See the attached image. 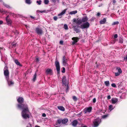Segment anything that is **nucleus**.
Segmentation results:
<instances>
[{
	"mask_svg": "<svg viewBox=\"0 0 127 127\" xmlns=\"http://www.w3.org/2000/svg\"><path fill=\"white\" fill-rule=\"evenodd\" d=\"M17 101L19 103L17 105V107L20 109H22V115L24 119L29 118V115L28 114L29 110L28 105L26 104H22L24 102V99L22 97H19L17 99Z\"/></svg>",
	"mask_w": 127,
	"mask_h": 127,
	"instance_id": "nucleus-1",
	"label": "nucleus"
},
{
	"mask_svg": "<svg viewBox=\"0 0 127 127\" xmlns=\"http://www.w3.org/2000/svg\"><path fill=\"white\" fill-rule=\"evenodd\" d=\"M4 74L6 79H8L9 78V72L8 68L6 65L4 67Z\"/></svg>",
	"mask_w": 127,
	"mask_h": 127,
	"instance_id": "nucleus-2",
	"label": "nucleus"
},
{
	"mask_svg": "<svg viewBox=\"0 0 127 127\" xmlns=\"http://www.w3.org/2000/svg\"><path fill=\"white\" fill-rule=\"evenodd\" d=\"M101 121V119L99 118H97L94 120L93 122V127H97L98 126Z\"/></svg>",
	"mask_w": 127,
	"mask_h": 127,
	"instance_id": "nucleus-3",
	"label": "nucleus"
},
{
	"mask_svg": "<svg viewBox=\"0 0 127 127\" xmlns=\"http://www.w3.org/2000/svg\"><path fill=\"white\" fill-rule=\"evenodd\" d=\"M35 31L38 35H41L43 33V31L42 28L39 27H36L35 29Z\"/></svg>",
	"mask_w": 127,
	"mask_h": 127,
	"instance_id": "nucleus-4",
	"label": "nucleus"
},
{
	"mask_svg": "<svg viewBox=\"0 0 127 127\" xmlns=\"http://www.w3.org/2000/svg\"><path fill=\"white\" fill-rule=\"evenodd\" d=\"M90 25V23L88 22H86L85 23H83L80 26V27L82 29H87L89 27Z\"/></svg>",
	"mask_w": 127,
	"mask_h": 127,
	"instance_id": "nucleus-5",
	"label": "nucleus"
},
{
	"mask_svg": "<svg viewBox=\"0 0 127 127\" xmlns=\"http://www.w3.org/2000/svg\"><path fill=\"white\" fill-rule=\"evenodd\" d=\"M55 64L56 66L57 73L59 74L60 73V64L58 61L56 60L55 62Z\"/></svg>",
	"mask_w": 127,
	"mask_h": 127,
	"instance_id": "nucleus-6",
	"label": "nucleus"
},
{
	"mask_svg": "<svg viewBox=\"0 0 127 127\" xmlns=\"http://www.w3.org/2000/svg\"><path fill=\"white\" fill-rule=\"evenodd\" d=\"M64 88L66 89V93L69 90L68 87V82L67 81H66L65 79V77L64 76Z\"/></svg>",
	"mask_w": 127,
	"mask_h": 127,
	"instance_id": "nucleus-7",
	"label": "nucleus"
},
{
	"mask_svg": "<svg viewBox=\"0 0 127 127\" xmlns=\"http://www.w3.org/2000/svg\"><path fill=\"white\" fill-rule=\"evenodd\" d=\"M92 108L91 107H87L85 108L84 110V111L85 114L87 113H90L91 112Z\"/></svg>",
	"mask_w": 127,
	"mask_h": 127,
	"instance_id": "nucleus-8",
	"label": "nucleus"
},
{
	"mask_svg": "<svg viewBox=\"0 0 127 127\" xmlns=\"http://www.w3.org/2000/svg\"><path fill=\"white\" fill-rule=\"evenodd\" d=\"M9 16H7L6 18V20L7 23V25H11L12 23V21L11 19L9 18Z\"/></svg>",
	"mask_w": 127,
	"mask_h": 127,
	"instance_id": "nucleus-9",
	"label": "nucleus"
},
{
	"mask_svg": "<svg viewBox=\"0 0 127 127\" xmlns=\"http://www.w3.org/2000/svg\"><path fill=\"white\" fill-rule=\"evenodd\" d=\"M72 40H73V41L72 42V45H74L77 42L78 40V38L77 37H73L72 38Z\"/></svg>",
	"mask_w": 127,
	"mask_h": 127,
	"instance_id": "nucleus-10",
	"label": "nucleus"
},
{
	"mask_svg": "<svg viewBox=\"0 0 127 127\" xmlns=\"http://www.w3.org/2000/svg\"><path fill=\"white\" fill-rule=\"evenodd\" d=\"M7 81V83L8 84V85L9 86H11L13 85L14 84V82L13 81H12L11 80H9V78H8V79H6Z\"/></svg>",
	"mask_w": 127,
	"mask_h": 127,
	"instance_id": "nucleus-11",
	"label": "nucleus"
},
{
	"mask_svg": "<svg viewBox=\"0 0 127 127\" xmlns=\"http://www.w3.org/2000/svg\"><path fill=\"white\" fill-rule=\"evenodd\" d=\"M111 101L113 104H115L117 103L118 101L117 98H113L111 99Z\"/></svg>",
	"mask_w": 127,
	"mask_h": 127,
	"instance_id": "nucleus-12",
	"label": "nucleus"
},
{
	"mask_svg": "<svg viewBox=\"0 0 127 127\" xmlns=\"http://www.w3.org/2000/svg\"><path fill=\"white\" fill-rule=\"evenodd\" d=\"M46 72L47 75H48L49 74L51 75L52 74V70L50 69H47L46 71Z\"/></svg>",
	"mask_w": 127,
	"mask_h": 127,
	"instance_id": "nucleus-13",
	"label": "nucleus"
},
{
	"mask_svg": "<svg viewBox=\"0 0 127 127\" xmlns=\"http://www.w3.org/2000/svg\"><path fill=\"white\" fill-rule=\"evenodd\" d=\"M61 123L64 124V119L62 120L60 119H59L57 120V122L56 123V125H58V124L60 125Z\"/></svg>",
	"mask_w": 127,
	"mask_h": 127,
	"instance_id": "nucleus-14",
	"label": "nucleus"
},
{
	"mask_svg": "<svg viewBox=\"0 0 127 127\" xmlns=\"http://www.w3.org/2000/svg\"><path fill=\"white\" fill-rule=\"evenodd\" d=\"M78 122L76 120H74L71 123L72 126L74 127H75L76 126L77 124H78Z\"/></svg>",
	"mask_w": 127,
	"mask_h": 127,
	"instance_id": "nucleus-15",
	"label": "nucleus"
},
{
	"mask_svg": "<svg viewBox=\"0 0 127 127\" xmlns=\"http://www.w3.org/2000/svg\"><path fill=\"white\" fill-rule=\"evenodd\" d=\"M82 22H86L88 20V18L87 16H85L82 18L81 19Z\"/></svg>",
	"mask_w": 127,
	"mask_h": 127,
	"instance_id": "nucleus-16",
	"label": "nucleus"
},
{
	"mask_svg": "<svg viewBox=\"0 0 127 127\" xmlns=\"http://www.w3.org/2000/svg\"><path fill=\"white\" fill-rule=\"evenodd\" d=\"M14 62L17 65H19L20 66H22V65L20 64V62H18L17 60H15L14 61Z\"/></svg>",
	"mask_w": 127,
	"mask_h": 127,
	"instance_id": "nucleus-17",
	"label": "nucleus"
},
{
	"mask_svg": "<svg viewBox=\"0 0 127 127\" xmlns=\"http://www.w3.org/2000/svg\"><path fill=\"white\" fill-rule=\"evenodd\" d=\"M82 22L81 19H77L76 22V23L78 25H80L82 23Z\"/></svg>",
	"mask_w": 127,
	"mask_h": 127,
	"instance_id": "nucleus-18",
	"label": "nucleus"
},
{
	"mask_svg": "<svg viewBox=\"0 0 127 127\" xmlns=\"http://www.w3.org/2000/svg\"><path fill=\"white\" fill-rule=\"evenodd\" d=\"M106 21V19L105 18H104L102 20H101L100 21L99 23L100 24H104Z\"/></svg>",
	"mask_w": 127,
	"mask_h": 127,
	"instance_id": "nucleus-19",
	"label": "nucleus"
},
{
	"mask_svg": "<svg viewBox=\"0 0 127 127\" xmlns=\"http://www.w3.org/2000/svg\"><path fill=\"white\" fill-rule=\"evenodd\" d=\"M64 14V10L62 12L58 14V16L59 18H61L62 16V15Z\"/></svg>",
	"mask_w": 127,
	"mask_h": 127,
	"instance_id": "nucleus-20",
	"label": "nucleus"
},
{
	"mask_svg": "<svg viewBox=\"0 0 127 127\" xmlns=\"http://www.w3.org/2000/svg\"><path fill=\"white\" fill-rule=\"evenodd\" d=\"M77 13V10H74L73 11L70 12L69 14L71 15H72L73 14H75L76 13Z\"/></svg>",
	"mask_w": 127,
	"mask_h": 127,
	"instance_id": "nucleus-21",
	"label": "nucleus"
},
{
	"mask_svg": "<svg viewBox=\"0 0 127 127\" xmlns=\"http://www.w3.org/2000/svg\"><path fill=\"white\" fill-rule=\"evenodd\" d=\"M36 76L37 74L36 73H35L33 76V78L32 79V81L34 82L35 81V80H36Z\"/></svg>",
	"mask_w": 127,
	"mask_h": 127,
	"instance_id": "nucleus-22",
	"label": "nucleus"
},
{
	"mask_svg": "<svg viewBox=\"0 0 127 127\" xmlns=\"http://www.w3.org/2000/svg\"><path fill=\"white\" fill-rule=\"evenodd\" d=\"M0 12L2 13H5L7 12V11L5 10H4L3 9H0Z\"/></svg>",
	"mask_w": 127,
	"mask_h": 127,
	"instance_id": "nucleus-23",
	"label": "nucleus"
},
{
	"mask_svg": "<svg viewBox=\"0 0 127 127\" xmlns=\"http://www.w3.org/2000/svg\"><path fill=\"white\" fill-rule=\"evenodd\" d=\"M116 69L118 70V72L122 73V71L121 68L119 67H117L116 68Z\"/></svg>",
	"mask_w": 127,
	"mask_h": 127,
	"instance_id": "nucleus-24",
	"label": "nucleus"
},
{
	"mask_svg": "<svg viewBox=\"0 0 127 127\" xmlns=\"http://www.w3.org/2000/svg\"><path fill=\"white\" fill-rule=\"evenodd\" d=\"M104 84L106 86H108L109 85V82L108 81H107L104 82Z\"/></svg>",
	"mask_w": 127,
	"mask_h": 127,
	"instance_id": "nucleus-25",
	"label": "nucleus"
},
{
	"mask_svg": "<svg viewBox=\"0 0 127 127\" xmlns=\"http://www.w3.org/2000/svg\"><path fill=\"white\" fill-rule=\"evenodd\" d=\"M119 42L121 43H123V38L120 37L119 39Z\"/></svg>",
	"mask_w": 127,
	"mask_h": 127,
	"instance_id": "nucleus-26",
	"label": "nucleus"
},
{
	"mask_svg": "<svg viewBox=\"0 0 127 127\" xmlns=\"http://www.w3.org/2000/svg\"><path fill=\"white\" fill-rule=\"evenodd\" d=\"M58 108L61 110L64 111V107L63 106H58Z\"/></svg>",
	"mask_w": 127,
	"mask_h": 127,
	"instance_id": "nucleus-27",
	"label": "nucleus"
},
{
	"mask_svg": "<svg viewBox=\"0 0 127 127\" xmlns=\"http://www.w3.org/2000/svg\"><path fill=\"white\" fill-rule=\"evenodd\" d=\"M114 108V107H113V106L112 105H110L109 106V109L110 111L113 110Z\"/></svg>",
	"mask_w": 127,
	"mask_h": 127,
	"instance_id": "nucleus-28",
	"label": "nucleus"
},
{
	"mask_svg": "<svg viewBox=\"0 0 127 127\" xmlns=\"http://www.w3.org/2000/svg\"><path fill=\"white\" fill-rule=\"evenodd\" d=\"M3 4L7 8H11V7L8 5L6 4L5 3H3Z\"/></svg>",
	"mask_w": 127,
	"mask_h": 127,
	"instance_id": "nucleus-29",
	"label": "nucleus"
},
{
	"mask_svg": "<svg viewBox=\"0 0 127 127\" xmlns=\"http://www.w3.org/2000/svg\"><path fill=\"white\" fill-rule=\"evenodd\" d=\"M74 30L75 32H76L77 33L79 32H80L79 29L76 28H74Z\"/></svg>",
	"mask_w": 127,
	"mask_h": 127,
	"instance_id": "nucleus-30",
	"label": "nucleus"
},
{
	"mask_svg": "<svg viewBox=\"0 0 127 127\" xmlns=\"http://www.w3.org/2000/svg\"><path fill=\"white\" fill-rule=\"evenodd\" d=\"M25 2L26 3L28 4H30L31 3L30 0H25Z\"/></svg>",
	"mask_w": 127,
	"mask_h": 127,
	"instance_id": "nucleus-31",
	"label": "nucleus"
},
{
	"mask_svg": "<svg viewBox=\"0 0 127 127\" xmlns=\"http://www.w3.org/2000/svg\"><path fill=\"white\" fill-rule=\"evenodd\" d=\"M108 114L104 115L102 116V118L103 119H105L108 116Z\"/></svg>",
	"mask_w": 127,
	"mask_h": 127,
	"instance_id": "nucleus-32",
	"label": "nucleus"
},
{
	"mask_svg": "<svg viewBox=\"0 0 127 127\" xmlns=\"http://www.w3.org/2000/svg\"><path fill=\"white\" fill-rule=\"evenodd\" d=\"M16 45V43L15 42H13L11 44V45L12 46V47H15Z\"/></svg>",
	"mask_w": 127,
	"mask_h": 127,
	"instance_id": "nucleus-33",
	"label": "nucleus"
},
{
	"mask_svg": "<svg viewBox=\"0 0 127 127\" xmlns=\"http://www.w3.org/2000/svg\"><path fill=\"white\" fill-rule=\"evenodd\" d=\"M72 98L73 100L75 101H76L77 100V98L75 96H73L72 97Z\"/></svg>",
	"mask_w": 127,
	"mask_h": 127,
	"instance_id": "nucleus-34",
	"label": "nucleus"
},
{
	"mask_svg": "<svg viewBox=\"0 0 127 127\" xmlns=\"http://www.w3.org/2000/svg\"><path fill=\"white\" fill-rule=\"evenodd\" d=\"M119 23L117 21L116 22H115L113 23L112 24V25H118L119 24Z\"/></svg>",
	"mask_w": 127,
	"mask_h": 127,
	"instance_id": "nucleus-35",
	"label": "nucleus"
},
{
	"mask_svg": "<svg viewBox=\"0 0 127 127\" xmlns=\"http://www.w3.org/2000/svg\"><path fill=\"white\" fill-rule=\"evenodd\" d=\"M68 121V120L67 119H64V124H66Z\"/></svg>",
	"mask_w": 127,
	"mask_h": 127,
	"instance_id": "nucleus-36",
	"label": "nucleus"
},
{
	"mask_svg": "<svg viewBox=\"0 0 127 127\" xmlns=\"http://www.w3.org/2000/svg\"><path fill=\"white\" fill-rule=\"evenodd\" d=\"M49 0H44V3L45 4H47L49 2Z\"/></svg>",
	"mask_w": 127,
	"mask_h": 127,
	"instance_id": "nucleus-37",
	"label": "nucleus"
},
{
	"mask_svg": "<svg viewBox=\"0 0 127 127\" xmlns=\"http://www.w3.org/2000/svg\"><path fill=\"white\" fill-rule=\"evenodd\" d=\"M64 28L65 30H67L68 29V27L67 25L66 24L64 25Z\"/></svg>",
	"mask_w": 127,
	"mask_h": 127,
	"instance_id": "nucleus-38",
	"label": "nucleus"
},
{
	"mask_svg": "<svg viewBox=\"0 0 127 127\" xmlns=\"http://www.w3.org/2000/svg\"><path fill=\"white\" fill-rule=\"evenodd\" d=\"M121 73H120V72H119L115 73V76H119Z\"/></svg>",
	"mask_w": 127,
	"mask_h": 127,
	"instance_id": "nucleus-39",
	"label": "nucleus"
},
{
	"mask_svg": "<svg viewBox=\"0 0 127 127\" xmlns=\"http://www.w3.org/2000/svg\"><path fill=\"white\" fill-rule=\"evenodd\" d=\"M40 58H36L35 59L36 61V63H38L39 61L40 60Z\"/></svg>",
	"mask_w": 127,
	"mask_h": 127,
	"instance_id": "nucleus-40",
	"label": "nucleus"
},
{
	"mask_svg": "<svg viewBox=\"0 0 127 127\" xmlns=\"http://www.w3.org/2000/svg\"><path fill=\"white\" fill-rule=\"evenodd\" d=\"M67 61V60H65V59L64 58V66L65 65H67V64L66 63V62Z\"/></svg>",
	"mask_w": 127,
	"mask_h": 127,
	"instance_id": "nucleus-41",
	"label": "nucleus"
},
{
	"mask_svg": "<svg viewBox=\"0 0 127 127\" xmlns=\"http://www.w3.org/2000/svg\"><path fill=\"white\" fill-rule=\"evenodd\" d=\"M36 2L38 3V4L40 5L41 3V1L40 0L39 1L37 0L36 1Z\"/></svg>",
	"mask_w": 127,
	"mask_h": 127,
	"instance_id": "nucleus-42",
	"label": "nucleus"
},
{
	"mask_svg": "<svg viewBox=\"0 0 127 127\" xmlns=\"http://www.w3.org/2000/svg\"><path fill=\"white\" fill-rule=\"evenodd\" d=\"M112 87H116V84L115 83H113L111 85Z\"/></svg>",
	"mask_w": 127,
	"mask_h": 127,
	"instance_id": "nucleus-43",
	"label": "nucleus"
},
{
	"mask_svg": "<svg viewBox=\"0 0 127 127\" xmlns=\"http://www.w3.org/2000/svg\"><path fill=\"white\" fill-rule=\"evenodd\" d=\"M12 15L13 16V17H16L17 15L14 13H12Z\"/></svg>",
	"mask_w": 127,
	"mask_h": 127,
	"instance_id": "nucleus-44",
	"label": "nucleus"
},
{
	"mask_svg": "<svg viewBox=\"0 0 127 127\" xmlns=\"http://www.w3.org/2000/svg\"><path fill=\"white\" fill-rule=\"evenodd\" d=\"M45 12V10H44V11H40L39 10H37V12H40V13H42L44 12Z\"/></svg>",
	"mask_w": 127,
	"mask_h": 127,
	"instance_id": "nucleus-45",
	"label": "nucleus"
},
{
	"mask_svg": "<svg viewBox=\"0 0 127 127\" xmlns=\"http://www.w3.org/2000/svg\"><path fill=\"white\" fill-rule=\"evenodd\" d=\"M53 19L55 21H56L57 19V17L56 16H55L54 17Z\"/></svg>",
	"mask_w": 127,
	"mask_h": 127,
	"instance_id": "nucleus-46",
	"label": "nucleus"
},
{
	"mask_svg": "<svg viewBox=\"0 0 127 127\" xmlns=\"http://www.w3.org/2000/svg\"><path fill=\"white\" fill-rule=\"evenodd\" d=\"M118 37V35L117 34H115L114 35V38H116Z\"/></svg>",
	"mask_w": 127,
	"mask_h": 127,
	"instance_id": "nucleus-47",
	"label": "nucleus"
},
{
	"mask_svg": "<svg viewBox=\"0 0 127 127\" xmlns=\"http://www.w3.org/2000/svg\"><path fill=\"white\" fill-rule=\"evenodd\" d=\"M96 99L95 98H94L93 100V102L94 103H95L96 102Z\"/></svg>",
	"mask_w": 127,
	"mask_h": 127,
	"instance_id": "nucleus-48",
	"label": "nucleus"
},
{
	"mask_svg": "<svg viewBox=\"0 0 127 127\" xmlns=\"http://www.w3.org/2000/svg\"><path fill=\"white\" fill-rule=\"evenodd\" d=\"M28 125L29 126H27L26 127H31V125L30 123H29Z\"/></svg>",
	"mask_w": 127,
	"mask_h": 127,
	"instance_id": "nucleus-49",
	"label": "nucleus"
},
{
	"mask_svg": "<svg viewBox=\"0 0 127 127\" xmlns=\"http://www.w3.org/2000/svg\"><path fill=\"white\" fill-rule=\"evenodd\" d=\"M111 96L110 95H108L107 96V98L108 99H110L111 98Z\"/></svg>",
	"mask_w": 127,
	"mask_h": 127,
	"instance_id": "nucleus-50",
	"label": "nucleus"
},
{
	"mask_svg": "<svg viewBox=\"0 0 127 127\" xmlns=\"http://www.w3.org/2000/svg\"><path fill=\"white\" fill-rule=\"evenodd\" d=\"M42 116L43 117H45L46 116V114L44 113H43L42 114Z\"/></svg>",
	"mask_w": 127,
	"mask_h": 127,
	"instance_id": "nucleus-51",
	"label": "nucleus"
},
{
	"mask_svg": "<svg viewBox=\"0 0 127 127\" xmlns=\"http://www.w3.org/2000/svg\"><path fill=\"white\" fill-rule=\"evenodd\" d=\"M4 49V48L3 47H0V53H1V51L2 50H3Z\"/></svg>",
	"mask_w": 127,
	"mask_h": 127,
	"instance_id": "nucleus-52",
	"label": "nucleus"
},
{
	"mask_svg": "<svg viewBox=\"0 0 127 127\" xmlns=\"http://www.w3.org/2000/svg\"><path fill=\"white\" fill-rule=\"evenodd\" d=\"M14 33L15 34H16V35H17L18 34V32L17 31H16L15 32H14Z\"/></svg>",
	"mask_w": 127,
	"mask_h": 127,
	"instance_id": "nucleus-53",
	"label": "nucleus"
},
{
	"mask_svg": "<svg viewBox=\"0 0 127 127\" xmlns=\"http://www.w3.org/2000/svg\"><path fill=\"white\" fill-rule=\"evenodd\" d=\"M62 85H64V76L62 77Z\"/></svg>",
	"mask_w": 127,
	"mask_h": 127,
	"instance_id": "nucleus-54",
	"label": "nucleus"
},
{
	"mask_svg": "<svg viewBox=\"0 0 127 127\" xmlns=\"http://www.w3.org/2000/svg\"><path fill=\"white\" fill-rule=\"evenodd\" d=\"M63 41H60V43L61 44H63Z\"/></svg>",
	"mask_w": 127,
	"mask_h": 127,
	"instance_id": "nucleus-55",
	"label": "nucleus"
},
{
	"mask_svg": "<svg viewBox=\"0 0 127 127\" xmlns=\"http://www.w3.org/2000/svg\"><path fill=\"white\" fill-rule=\"evenodd\" d=\"M52 2L55 3L56 2V0H51Z\"/></svg>",
	"mask_w": 127,
	"mask_h": 127,
	"instance_id": "nucleus-56",
	"label": "nucleus"
},
{
	"mask_svg": "<svg viewBox=\"0 0 127 127\" xmlns=\"http://www.w3.org/2000/svg\"><path fill=\"white\" fill-rule=\"evenodd\" d=\"M3 22L2 21H0V25L2 24L3 23Z\"/></svg>",
	"mask_w": 127,
	"mask_h": 127,
	"instance_id": "nucleus-57",
	"label": "nucleus"
},
{
	"mask_svg": "<svg viewBox=\"0 0 127 127\" xmlns=\"http://www.w3.org/2000/svg\"><path fill=\"white\" fill-rule=\"evenodd\" d=\"M116 1L115 0H113V2L114 3H115L116 2Z\"/></svg>",
	"mask_w": 127,
	"mask_h": 127,
	"instance_id": "nucleus-58",
	"label": "nucleus"
},
{
	"mask_svg": "<svg viewBox=\"0 0 127 127\" xmlns=\"http://www.w3.org/2000/svg\"><path fill=\"white\" fill-rule=\"evenodd\" d=\"M81 127H87L86 126H85L83 124L81 125Z\"/></svg>",
	"mask_w": 127,
	"mask_h": 127,
	"instance_id": "nucleus-59",
	"label": "nucleus"
},
{
	"mask_svg": "<svg viewBox=\"0 0 127 127\" xmlns=\"http://www.w3.org/2000/svg\"><path fill=\"white\" fill-rule=\"evenodd\" d=\"M100 15V13L99 12L97 14V16H99Z\"/></svg>",
	"mask_w": 127,
	"mask_h": 127,
	"instance_id": "nucleus-60",
	"label": "nucleus"
},
{
	"mask_svg": "<svg viewBox=\"0 0 127 127\" xmlns=\"http://www.w3.org/2000/svg\"><path fill=\"white\" fill-rule=\"evenodd\" d=\"M30 17L32 19H34L35 18L34 17H33L32 16H30Z\"/></svg>",
	"mask_w": 127,
	"mask_h": 127,
	"instance_id": "nucleus-61",
	"label": "nucleus"
},
{
	"mask_svg": "<svg viewBox=\"0 0 127 127\" xmlns=\"http://www.w3.org/2000/svg\"><path fill=\"white\" fill-rule=\"evenodd\" d=\"M73 21L74 22H75L76 23L77 20H76V19H73Z\"/></svg>",
	"mask_w": 127,
	"mask_h": 127,
	"instance_id": "nucleus-62",
	"label": "nucleus"
},
{
	"mask_svg": "<svg viewBox=\"0 0 127 127\" xmlns=\"http://www.w3.org/2000/svg\"><path fill=\"white\" fill-rule=\"evenodd\" d=\"M124 59L125 60H127V55H126V57H124Z\"/></svg>",
	"mask_w": 127,
	"mask_h": 127,
	"instance_id": "nucleus-63",
	"label": "nucleus"
},
{
	"mask_svg": "<svg viewBox=\"0 0 127 127\" xmlns=\"http://www.w3.org/2000/svg\"><path fill=\"white\" fill-rule=\"evenodd\" d=\"M63 70L62 71V72L63 73H64V67L62 68Z\"/></svg>",
	"mask_w": 127,
	"mask_h": 127,
	"instance_id": "nucleus-64",
	"label": "nucleus"
}]
</instances>
